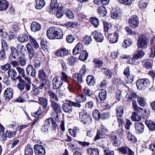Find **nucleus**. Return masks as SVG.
Segmentation results:
<instances>
[{
    "mask_svg": "<svg viewBox=\"0 0 155 155\" xmlns=\"http://www.w3.org/2000/svg\"><path fill=\"white\" fill-rule=\"evenodd\" d=\"M61 30L54 27L49 28L47 32V35L50 39H60L63 38L62 33Z\"/></svg>",
    "mask_w": 155,
    "mask_h": 155,
    "instance_id": "obj_1",
    "label": "nucleus"
},
{
    "mask_svg": "<svg viewBox=\"0 0 155 155\" xmlns=\"http://www.w3.org/2000/svg\"><path fill=\"white\" fill-rule=\"evenodd\" d=\"M51 105L54 112L52 113V117L55 118L57 121H59L60 118L59 116V114L61 112V109L60 105L54 102V101H51Z\"/></svg>",
    "mask_w": 155,
    "mask_h": 155,
    "instance_id": "obj_2",
    "label": "nucleus"
},
{
    "mask_svg": "<svg viewBox=\"0 0 155 155\" xmlns=\"http://www.w3.org/2000/svg\"><path fill=\"white\" fill-rule=\"evenodd\" d=\"M72 106L75 107L80 106L79 104H76L74 102L69 101L68 103L63 104L62 107L64 112L70 113L72 111Z\"/></svg>",
    "mask_w": 155,
    "mask_h": 155,
    "instance_id": "obj_3",
    "label": "nucleus"
},
{
    "mask_svg": "<svg viewBox=\"0 0 155 155\" xmlns=\"http://www.w3.org/2000/svg\"><path fill=\"white\" fill-rule=\"evenodd\" d=\"M149 84V79L146 78L140 79L137 81L136 83L137 88L140 90L144 89Z\"/></svg>",
    "mask_w": 155,
    "mask_h": 155,
    "instance_id": "obj_4",
    "label": "nucleus"
},
{
    "mask_svg": "<svg viewBox=\"0 0 155 155\" xmlns=\"http://www.w3.org/2000/svg\"><path fill=\"white\" fill-rule=\"evenodd\" d=\"M144 54L145 53L142 50H138L137 51L134 53L133 58L131 59L132 64L134 65L138 64L139 63L138 59L142 58Z\"/></svg>",
    "mask_w": 155,
    "mask_h": 155,
    "instance_id": "obj_5",
    "label": "nucleus"
},
{
    "mask_svg": "<svg viewBox=\"0 0 155 155\" xmlns=\"http://www.w3.org/2000/svg\"><path fill=\"white\" fill-rule=\"evenodd\" d=\"M79 119L84 124H90L92 121V118L91 116L84 111L81 112L79 113Z\"/></svg>",
    "mask_w": 155,
    "mask_h": 155,
    "instance_id": "obj_6",
    "label": "nucleus"
},
{
    "mask_svg": "<svg viewBox=\"0 0 155 155\" xmlns=\"http://www.w3.org/2000/svg\"><path fill=\"white\" fill-rule=\"evenodd\" d=\"M129 26L132 28H136L139 25V21L138 17L136 15L131 16L128 20Z\"/></svg>",
    "mask_w": 155,
    "mask_h": 155,
    "instance_id": "obj_7",
    "label": "nucleus"
},
{
    "mask_svg": "<svg viewBox=\"0 0 155 155\" xmlns=\"http://www.w3.org/2000/svg\"><path fill=\"white\" fill-rule=\"evenodd\" d=\"M53 87L54 89L59 88L62 85L63 81L61 77L57 76L54 77L52 81Z\"/></svg>",
    "mask_w": 155,
    "mask_h": 155,
    "instance_id": "obj_8",
    "label": "nucleus"
},
{
    "mask_svg": "<svg viewBox=\"0 0 155 155\" xmlns=\"http://www.w3.org/2000/svg\"><path fill=\"white\" fill-rule=\"evenodd\" d=\"M36 155H45V147L41 145H36L34 147Z\"/></svg>",
    "mask_w": 155,
    "mask_h": 155,
    "instance_id": "obj_9",
    "label": "nucleus"
},
{
    "mask_svg": "<svg viewBox=\"0 0 155 155\" xmlns=\"http://www.w3.org/2000/svg\"><path fill=\"white\" fill-rule=\"evenodd\" d=\"M147 38L144 35H141L139 36L137 41L138 46L139 48L145 47L147 45Z\"/></svg>",
    "mask_w": 155,
    "mask_h": 155,
    "instance_id": "obj_10",
    "label": "nucleus"
},
{
    "mask_svg": "<svg viewBox=\"0 0 155 155\" xmlns=\"http://www.w3.org/2000/svg\"><path fill=\"white\" fill-rule=\"evenodd\" d=\"M13 91L11 88H6L4 91L3 97L7 101H9L13 97Z\"/></svg>",
    "mask_w": 155,
    "mask_h": 155,
    "instance_id": "obj_11",
    "label": "nucleus"
},
{
    "mask_svg": "<svg viewBox=\"0 0 155 155\" xmlns=\"http://www.w3.org/2000/svg\"><path fill=\"white\" fill-rule=\"evenodd\" d=\"M119 32L120 31L118 30L117 31L115 32L113 34H110V35L108 34L107 35L109 37V41L110 43H114L117 41Z\"/></svg>",
    "mask_w": 155,
    "mask_h": 155,
    "instance_id": "obj_12",
    "label": "nucleus"
},
{
    "mask_svg": "<svg viewBox=\"0 0 155 155\" xmlns=\"http://www.w3.org/2000/svg\"><path fill=\"white\" fill-rule=\"evenodd\" d=\"M86 97L85 94H81L79 95L76 97L75 98V102L74 103L76 104H79L80 107H76L80 108L81 107V103L85 102L86 100Z\"/></svg>",
    "mask_w": 155,
    "mask_h": 155,
    "instance_id": "obj_13",
    "label": "nucleus"
},
{
    "mask_svg": "<svg viewBox=\"0 0 155 155\" xmlns=\"http://www.w3.org/2000/svg\"><path fill=\"white\" fill-rule=\"evenodd\" d=\"M92 35L97 42H102L104 39V37L101 34L96 31H93Z\"/></svg>",
    "mask_w": 155,
    "mask_h": 155,
    "instance_id": "obj_14",
    "label": "nucleus"
},
{
    "mask_svg": "<svg viewBox=\"0 0 155 155\" xmlns=\"http://www.w3.org/2000/svg\"><path fill=\"white\" fill-rule=\"evenodd\" d=\"M121 14V9L119 8H114L112 9L111 12V16L114 19L118 18Z\"/></svg>",
    "mask_w": 155,
    "mask_h": 155,
    "instance_id": "obj_15",
    "label": "nucleus"
},
{
    "mask_svg": "<svg viewBox=\"0 0 155 155\" xmlns=\"http://www.w3.org/2000/svg\"><path fill=\"white\" fill-rule=\"evenodd\" d=\"M107 95L106 91L104 90L100 91L98 94V98H97V101L99 103H102L106 99Z\"/></svg>",
    "mask_w": 155,
    "mask_h": 155,
    "instance_id": "obj_16",
    "label": "nucleus"
},
{
    "mask_svg": "<svg viewBox=\"0 0 155 155\" xmlns=\"http://www.w3.org/2000/svg\"><path fill=\"white\" fill-rule=\"evenodd\" d=\"M34 58L31 64L33 65V66L34 67L35 69H38L40 67L41 63V59L39 57L35 56L33 57Z\"/></svg>",
    "mask_w": 155,
    "mask_h": 155,
    "instance_id": "obj_17",
    "label": "nucleus"
},
{
    "mask_svg": "<svg viewBox=\"0 0 155 155\" xmlns=\"http://www.w3.org/2000/svg\"><path fill=\"white\" fill-rule=\"evenodd\" d=\"M35 68L31 64H29L27 68L26 71L27 74L32 77H35L36 75V71Z\"/></svg>",
    "mask_w": 155,
    "mask_h": 155,
    "instance_id": "obj_18",
    "label": "nucleus"
},
{
    "mask_svg": "<svg viewBox=\"0 0 155 155\" xmlns=\"http://www.w3.org/2000/svg\"><path fill=\"white\" fill-rule=\"evenodd\" d=\"M135 127L137 134H141L143 131L144 127L141 122H136L135 124Z\"/></svg>",
    "mask_w": 155,
    "mask_h": 155,
    "instance_id": "obj_19",
    "label": "nucleus"
},
{
    "mask_svg": "<svg viewBox=\"0 0 155 155\" xmlns=\"http://www.w3.org/2000/svg\"><path fill=\"white\" fill-rule=\"evenodd\" d=\"M55 54L58 57L64 56L68 54V51L65 48H61L55 52Z\"/></svg>",
    "mask_w": 155,
    "mask_h": 155,
    "instance_id": "obj_20",
    "label": "nucleus"
},
{
    "mask_svg": "<svg viewBox=\"0 0 155 155\" xmlns=\"http://www.w3.org/2000/svg\"><path fill=\"white\" fill-rule=\"evenodd\" d=\"M83 49V45L78 43L74 47L73 51V55H76L78 54H80Z\"/></svg>",
    "mask_w": 155,
    "mask_h": 155,
    "instance_id": "obj_21",
    "label": "nucleus"
},
{
    "mask_svg": "<svg viewBox=\"0 0 155 155\" xmlns=\"http://www.w3.org/2000/svg\"><path fill=\"white\" fill-rule=\"evenodd\" d=\"M73 80L78 84H80L82 82V76L78 73L73 74L72 77Z\"/></svg>",
    "mask_w": 155,
    "mask_h": 155,
    "instance_id": "obj_22",
    "label": "nucleus"
},
{
    "mask_svg": "<svg viewBox=\"0 0 155 155\" xmlns=\"http://www.w3.org/2000/svg\"><path fill=\"white\" fill-rule=\"evenodd\" d=\"M41 28V25L36 22H33L31 26V30L33 32H37L40 31Z\"/></svg>",
    "mask_w": 155,
    "mask_h": 155,
    "instance_id": "obj_23",
    "label": "nucleus"
},
{
    "mask_svg": "<svg viewBox=\"0 0 155 155\" xmlns=\"http://www.w3.org/2000/svg\"><path fill=\"white\" fill-rule=\"evenodd\" d=\"M35 2L36 5L35 7L36 9H41L45 5V2L44 0H35Z\"/></svg>",
    "mask_w": 155,
    "mask_h": 155,
    "instance_id": "obj_24",
    "label": "nucleus"
},
{
    "mask_svg": "<svg viewBox=\"0 0 155 155\" xmlns=\"http://www.w3.org/2000/svg\"><path fill=\"white\" fill-rule=\"evenodd\" d=\"M26 47L28 52L30 53L29 57L31 59L33 57L36 56L37 54H34V49L30 44H28Z\"/></svg>",
    "mask_w": 155,
    "mask_h": 155,
    "instance_id": "obj_25",
    "label": "nucleus"
},
{
    "mask_svg": "<svg viewBox=\"0 0 155 155\" xmlns=\"http://www.w3.org/2000/svg\"><path fill=\"white\" fill-rule=\"evenodd\" d=\"M41 84L39 86V88L42 89L43 87L47 88L48 87L50 84L49 81L47 79H44L41 80Z\"/></svg>",
    "mask_w": 155,
    "mask_h": 155,
    "instance_id": "obj_26",
    "label": "nucleus"
},
{
    "mask_svg": "<svg viewBox=\"0 0 155 155\" xmlns=\"http://www.w3.org/2000/svg\"><path fill=\"white\" fill-rule=\"evenodd\" d=\"M65 11V8L61 6L58 8L56 12V16L58 18H61L63 15Z\"/></svg>",
    "mask_w": 155,
    "mask_h": 155,
    "instance_id": "obj_27",
    "label": "nucleus"
},
{
    "mask_svg": "<svg viewBox=\"0 0 155 155\" xmlns=\"http://www.w3.org/2000/svg\"><path fill=\"white\" fill-rule=\"evenodd\" d=\"M7 73L8 77H11L12 80L15 81V78L17 76V73L14 69H10L8 70Z\"/></svg>",
    "mask_w": 155,
    "mask_h": 155,
    "instance_id": "obj_28",
    "label": "nucleus"
},
{
    "mask_svg": "<svg viewBox=\"0 0 155 155\" xmlns=\"http://www.w3.org/2000/svg\"><path fill=\"white\" fill-rule=\"evenodd\" d=\"M8 2L5 0L0 1V11H4L7 9L8 7Z\"/></svg>",
    "mask_w": 155,
    "mask_h": 155,
    "instance_id": "obj_29",
    "label": "nucleus"
},
{
    "mask_svg": "<svg viewBox=\"0 0 155 155\" xmlns=\"http://www.w3.org/2000/svg\"><path fill=\"white\" fill-rule=\"evenodd\" d=\"M145 123L150 130L153 131L155 130V123L152 121L147 120L145 121Z\"/></svg>",
    "mask_w": 155,
    "mask_h": 155,
    "instance_id": "obj_30",
    "label": "nucleus"
},
{
    "mask_svg": "<svg viewBox=\"0 0 155 155\" xmlns=\"http://www.w3.org/2000/svg\"><path fill=\"white\" fill-rule=\"evenodd\" d=\"M87 151L88 155H99V151L97 148H90Z\"/></svg>",
    "mask_w": 155,
    "mask_h": 155,
    "instance_id": "obj_31",
    "label": "nucleus"
},
{
    "mask_svg": "<svg viewBox=\"0 0 155 155\" xmlns=\"http://www.w3.org/2000/svg\"><path fill=\"white\" fill-rule=\"evenodd\" d=\"M25 155H33V147L30 145H27L25 150Z\"/></svg>",
    "mask_w": 155,
    "mask_h": 155,
    "instance_id": "obj_32",
    "label": "nucleus"
},
{
    "mask_svg": "<svg viewBox=\"0 0 155 155\" xmlns=\"http://www.w3.org/2000/svg\"><path fill=\"white\" fill-rule=\"evenodd\" d=\"M127 137L128 140L133 143H135L137 141L136 137L130 131L127 132Z\"/></svg>",
    "mask_w": 155,
    "mask_h": 155,
    "instance_id": "obj_33",
    "label": "nucleus"
},
{
    "mask_svg": "<svg viewBox=\"0 0 155 155\" xmlns=\"http://www.w3.org/2000/svg\"><path fill=\"white\" fill-rule=\"evenodd\" d=\"M98 12L102 17L105 16L107 13L106 8L103 6H101L98 8Z\"/></svg>",
    "mask_w": 155,
    "mask_h": 155,
    "instance_id": "obj_34",
    "label": "nucleus"
},
{
    "mask_svg": "<svg viewBox=\"0 0 155 155\" xmlns=\"http://www.w3.org/2000/svg\"><path fill=\"white\" fill-rule=\"evenodd\" d=\"M28 35L26 34H21L18 39L19 41L21 43H25L28 41L29 39Z\"/></svg>",
    "mask_w": 155,
    "mask_h": 155,
    "instance_id": "obj_35",
    "label": "nucleus"
},
{
    "mask_svg": "<svg viewBox=\"0 0 155 155\" xmlns=\"http://www.w3.org/2000/svg\"><path fill=\"white\" fill-rule=\"evenodd\" d=\"M116 111L117 117H121L124 114V108L122 106H118L116 109Z\"/></svg>",
    "mask_w": 155,
    "mask_h": 155,
    "instance_id": "obj_36",
    "label": "nucleus"
},
{
    "mask_svg": "<svg viewBox=\"0 0 155 155\" xmlns=\"http://www.w3.org/2000/svg\"><path fill=\"white\" fill-rule=\"evenodd\" d=\"M109 138L112 140V142L114 146L117 147L120 145V142H118L117 137L116 136H110Z\"/></svg>",
    "mask_w": 155,
    "mask_h": 155,
    "instance_id": "obj_37",
    "label": "nucleus"
},
{
    "mask_svg": "<svg viewBox=\"0 0 155 155\" xmlns=\"http://www.w3.org/2000/svg\"><path fill=\"white\" fill-rule=\"evenodd\" d=\"M11 55L13 58L15 59L16 58H18L19 53L17 49L14 47H11Z\"/></svg>",
    "mask_w": 155,
    "mask_h": 155,
    "instance_id": "obj_38",
    "label": "nucleus"
},
{
    "mask_svg": "<svg viewBox=\"0 0 155 155\" xmlns=\"http://www.w3.org/2000/svg\"><path fill=\"white\" fill-rule=\"evenodd\" d=\"M39 103L41 105L43 108L47 107L48 105V100L44 97H40L38 100Z\"/></svg>",
    "mask_w": 155,
    "mask_h": 155,
    "instance_id": "obj_39",
    "label": "nucleus"
},
{
    "mask_svg": "<svg viewBox=\"0 0 155 155\" xmlns=\"http://www.w3.org/2000/svg\"><path fill=\"white\" fill-rule=\"evenodd\" d=\"M38 77L41 80H41L46 79L48 78V76L42 70H40L39 71Z\"/></svg>",
    "mask_w": 155,
    "mask_h": 155,
    "instance_id": "obj_40",
    "label": "nucleus"
},
{
    "mask_svg": "<svg viewBox=\"0 0 155 155\" xmlns=\"http://www.w3.org/2000/svg\"><path fill=\"white\" fill-rule=\"evenodd\" d=\"M90 22L95 28H97L99 25L98 19L95 17H91L90 18Z\"/></svg>",
    "mask_w": 155,
    "mask_h": 155,
    "instance_id": "obj_41",
    "label": "nucleus"
},
{
    "mask_svg": "<svg viewBox=\"0 0 155 155\" xmlns=\"http://www.w3.org/2000/svg\"><path fill=\"white\" fill-rule=\"evenodd\" d=\"M29 38L32 46L36 48H39V45L36 40L31 36H29Z\"/></svg>",
    "mask_w": 155,
    "mask_h": 155,
    "instance_id": "obj_42",
    "label": "nucleus"
},
{
    "mask_svg": "<svg viewBox=\"0 0 155 155\" xmlns=\"http://www.w3.org/2000/svg\"><path fill=\"white\" fill-rule=\"evenodd\" d=\"M88 56V54L85 51H83L79 56V58L80 60L84 61L87 60Z\"/></svg>",
    "mask_w": 155,
    "mask_h": 155,
    "instance_id": "obj_43",
    "label": "nucleus"
},
{
    "mask_svg": "<svg viewBox=\"0 0 155 155\" xmlns=\"http://www.w3.org/2000/svg\"><path fill=\"white\" fill-rule=\"evenodd\" d=\"M86 81L88 85L92 86L95 83L94 78L91 76H88L86 79Z\"/></svg>",
    "mask_w": 155,
    "mask_h": 155,
    "instance_id": "obj_44",
    "label": "nucleus"
},
{
    "mask_svg": "<svg viewBox=\"0 0 155 155\" xmlns=\"http://www.w3.org/2000/svg\"><path fill=\"white\" fill-rule=\"evenodd\" d=\"M93 62L95 67L100 68L102 66L103 62L102 61L98 58H94Z\"/></svg>",
    "mask_w": 155,
    "mask_h": 155,
    "instance_id": "obj_45",
    "label": "nucleus"
},
{
    "mask_svg": "<svg viewBox=\"0 0 155 155\" xmlns=\"http://www.w3.org/2000/svg\"><path fill=\"white\" fill-rule=\"evenodd\" d=\"M93 116L96 120H99L101 118V115L99 111L97 109H95L94 110L93 112Z\"/></svg>",
    "mask_w": 155,
    "mask_h": 155,
    "instance_id": "obj_46",
    "label": "nucleus"
},
{
    "mask_svg": "<svg viewBox=\"0 0 155 155\" xmlns=\"http://www.w3.org/2000/svg\"><path fill=\"white\" fill-rule=\"evenodd\" d=\"M48 95L50 98L51 100H53L56 101H58V100L57 96L55 93L52 91H49L47 92Z\"/></svg>",
    "mask_w": 155,
    "mask_h": 155,
    "instance_id": "obj_47",
    "label": "nucleus"
},
{
    "mask_svg": "<svg viewBox=\"0 0 155 155\" xmlns=\"http://www.w3.org/2000/svg\"><path fill=\"white\" fill-rule=\"evenodd\" d=\"M104 134L99 130H98L97 131L96 135L94 139V140L95 141L100 139L103 137Z\"/></svg>",
    "mask_w": 155,
    "mask_h": 155,
    "instance_id": "obj_48",
    "label": "nucleus"
},
{
    "mask_svg": "<svg viewBox=\"0 0 155 155\" xmlns=\"http://www.w3.org/2000/svg\"><path fill=\"white\" fill-rule=\"evenodd\" d=\"M92 39L91 36L86 35L83 38V41L85 45H88L91 41Z\"/></svg>",
    "mask_w": 155,
    "mask_h": 155,
    "instance_id": "obj_49",
    "label": "nucleus"
},
{
    "mask_svg": "<svg viewBox=\"0 0 155 155\" xmlns=\"http://www.w3.org/2000/svg\"><path fill=\"white\" fill-rule=\"evenodd\" d=\"M77 58L74 56H71L68 59V64L69 65H72L74 64L76 61Z\"/></svg>",
    "mask_w": 155,
    "mask_h": 155,
    "instance_id": "obj_50",
    "label": "nucleus"
},
{
    "mask_svg": "<svg viewBox=\"0 0 155 155\" xmlns=\"http://www.w3.org/2000/svg\"><path fill=\"white\" fill-rule=\"evenodd\" d=\"M111 25L108 22H105L104 23V31L105 33H108L111 27Z\"/></svg>",
    "mask_w": 155,
    "mask_h": 155,
    "instance_id": "obj_51",
    "label": "nucleus"
},
{
    "mask_svg": "<svg viewBox=\"0 0 155 155\" xmlns=\"http://www.w3.org/2000/svg\"><path fill=\"white\" fill-rule=\"evenodd\" d=\"M137 101L139 104L142 107L145 106L146 104V100L142 97H139L137 99Z\"/></svg>",
    "mask_w": 155,
    "mask_h": 155,
    "instance_id": "obj_52",
    "label": "nucleus"
},
{
    "mask_svg": "<svg viewBox=\"0 0 155 155\" xmlns=\"http://www.w3.org/2000/svg\"><path fill=\"white\" fill-rule=\"evenodd\" d=\"M131 119L133 121H139L141 119V117L140 116L135 112H133L132 116Z\"/></svg>",
    "mask_w": 155,
    "mask_h": 155,
    "instance_id": "obj_53",
    "label": "nucleus"
},
{
    "mask_svg": "<svg viewBox=\"0 0 155 155\" xmlns=\"http://www.w3.org/2000/svg\"><path fill=\"white\" fill-rule=\"evenodd\" d=\"M65 15L68 18L70 19L73 18L74 17L73 13L69 9H67L66 10Z\"/></svg>",
    "mask_w": 155,
    "mask_h": 155,
    "instance_id": "obj_54",
    "label": "nucleus"
},
{
    "mask_svg": "<svg viewBox=\"0 0 155 155\" xmlns=\"http://www.w3.org/2000/svg\"><path fill=\"white\" fill-rule=\"evenodd\" d=\"M83 93L84 94L87 95L91 97L92 95V92L87 87H85L83 89Z\"/></svg>",
    "mask_w": 155,
    "mask_h": 155,
    "instance_id": "obj_55",
    "label": "nucleus"
},
{
    "mask_svg": "<svg viewBox=\"0 0 155 155\" xmlns=\"http://www.w3.org/2000/svg\"><path fill=\"white\" fill-rule=\"evenodd\" d=\"M132 43L130 39L128 38L124 40L123 44V46L124 48H127L130 46Z\"/></svg>",
    "mask_w": 155,
    "mask_h": 155,
    "instance_id": "obj_56",
    "label": "nucleus"
},
{
    "mask_svg": "<svg viewBox=\"0 0 155 155\" xmlns=\"http://www.w3.org/2000/svg\"><path fill=\"white\" fill-rule=\"evenodd\" d=\"M39 87H37L36 85H34L32 88V90L31 91L32 94L34 95H37L40 93V91L38 89Z\"/></svg>",
    "mask_w": 155,
    "mask_h": 155,
    "instance_id": "obj_57",
    "label": "nucleus"
},
{
    "mask_svg": "<svg viewBox=\"0 0 155 155\" xmlns=\"http://www.w3.org/2000/svg\"><path fill=\"white\" fill-rule=\"evenodd\" d=\"M0 35L2 37V38L7 41H9L12 39L9 35L4 31L2 34H0Z\"/></svg>",
    "mask_w": 155,
    "mask_h": 155,
    "instance_id": "obj_58",
    "label": "nucleus"
},
{
    "mask_svg": "<svg viewBox=\"0 0 155 155\" xmlns=\"http://www.w3.org/2000/svg\"><path fill=\"white\" fill-rule=\"evenodd\" d=\"M18 61L21 66H24L26 64V60L24 58L20 57H19Z\"/></svg>",
    "mask_w": 155,
    "mask_h": 155,
    "instance_id": "obj_59",
    "label": "nucleus"
},
{
    "mask_svg": "<svg viewBox=\"0 0 155 155\" xmlns=\"http://www.w3.org/2000/svg\"><path fill=\"white\" fill-rule=\"evenodd\" d=\"M118 1L121 3L128 6L130 5L132 3L131 0H118Z\"/></svg>",
    "mask_w": 155,
    "mask_h": 155,
    "instance_id": "obj_60",
    "label": "nucleus"
},
{
    "mask_svg": "<svg viewBox=\"0 0 155 155\" xmlns=\"http://www.w3.org/2000/svg\"><path fill=\"white\" fill-rule=\"evenodd\" d=\"M75 37L74 35H69L67 36L66 38V40L68 43H71L74 40Z\"/></svg>",
    "mask_w": 155,
    "mask_h": 155,
    "instance_id": "obj_61",
    "label": "nucleus"
},
{
    "mask_svg": "<svg viewBox=\"0 0 155 155\" xmlns=\"http://www.w3.org/2000/svg\"><path fill=\"white\" fill-rule=\"evenodd\" d=\"M103 71L104 74L110 78L112 76V73L111 71L108 69L104 68Z\"/></svg>",
    "mask_w": 155,
    "mask_h": 155,
    "instance_id": "obj_62",
    "label": "nucleus"
},
{
    "mask_svg": "<svg viewBox=\"0 0 155 155\" xmlns=\"http://www.w3.org/2000/svg\"><path fill=\"white\" fill-rule=\"evenodd\" d=\"M11 67V65L7 63L5 65H3L1 67L2 70L5 71L9 70Z\"/></svg>",
    "mask_w": 155,
    "mask_h": 155,
    "instance_id": "obj_63",
    "label": "nucleus"
},
{
    "mask_svg": "<svg viewBox=\"0 0 155 155\" xmlns=\"http://www.w3.org/2000/svg\"><path fill=\"white\" fill-rule=\"evenodd\" d=\"M125 80L127 83L130 84L133 82L134 80V77L130 75L126 76Z\"/></svg>",
    "mask_w": 155,
    "mask_h": 155,
    "instance_id": "obj_64",
    "label": "nucleus"
}]
</instances>
